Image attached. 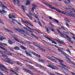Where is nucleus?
I'll list each match as a JSON object with an SVG mask.
<instances>
[{"instance_id":"f257e3e1","label":"nucleus","mask_w":75,"mask_h":75,"mask_svg":"<svg viewBox=\"0 0 75 75\" xmlns=\"http://www.w3.org/2000/svg\"><path fill=\"white\" fill-rule=\"evenodd\" d=\"M0 69L1 71L4 72H6V73H8V72L7 71L8 69L6 68L5 66H4L2 64H0Z\"/></svg>"},{"instance_id":"f03ea898","label":"nucleus","mask_w":75,"mask_h":75,"mask_svg":"<svg viewBox=\"0 0 75 75\" xmlns=\"http://www.w3.org/2000/svg\"><path fill=\"white\" fill-rule=\"evenodd\" d=\"M0 48L4 50V51H6L5 52V54H7L8 55H12L13 54L10 53V52H9L8 51H7V50L5 49V48H4L3 47L0 46Z\"/></svg>"},{"instance_id":"7ed1b4c3","label":"nucleus","mask_w":75,"mask_h":75,"mask_svg":"<svg viewBox=\"0 0 75 75\" xmlns=\"http://www.w3.org/2000/svg\"><path fill=\"white\" fill-rule=\"evenodd\" d=\"M44 4H45V5H46L47 6H49L50 8H52V9H54V10H57V9L55 8V7H52V6L51 5H50V4L47 3L43 2Z\"/></svg>"},{"instance_id":"20e7f679","label":"nucleus","mask_w":75,"mask_h":75,"mask_svg":"<svg viewBox=\"0 0 75 75\" xmlns=\"http://www.w3.org/2000/svg\"><path fill=\"white\" fill-rule=\"evenodd\" d=\"M6 62H7L9 64H13V60H11L8 58H6V61H5Z\"/></svg>"},{"instance_id":"39448f33","label":"nucleus","mask_w":75,"mask_h":75,"mask_svg":"<svg viewBox=\"0 0 75 75\" xmlns=\"http://www.w3.org/2000/svg\"><path fill=\"white\" fill-rule=\"evenodd\" d=\"M57 32L58 33H59L60 34H61V36L62 37H63V38H66V37H67V35L66 34H64V33H65V32H63V33H62L61 32V31H60L59 30H57Z\"/></svg>"},{"instance_id":"423d86ee","label":"nucleus","mask_w":75,"mask_h":75,"mask_svg":"<svg viewBox=\"0 0 75 75\" xmlns=\"http://www.w3.org/2000/svg\"><path fill=\"white\" fill-rule=\"evenodd\" d=\"M43 36L44 37H45V38H47V40H49V41H52V43H54V44H57V43L55 42L54 41H52V40H51V38H48V37H47V36H46L45 35H43Z\"/></svg>"},{"instance_id":"0eeeda50","label":"nucleus","mask_w":75,"mask_h":75,"mask_svg":"<svg viewBox=\"0 0 75 75\" xmlns=\"http://www.w3.org/2000/svg\"><path fill=\"white\" fill-rule=\"evenodd\" d=\"M66 38H67V40H68L69 41V42H70L72 43V44H73V43H74L73 41H72V40H72L71 38V37H70L69 36H68V35H66Z\"/></svg>"},{"instance_id":"6e6552de","label":"nucleus","mask_w":75,"mask_h":75,"mask_svg":"<svg viewBox=\"0 0 75 75\" xmlns=\"http://www.w3.org/2000/svg\"><path fill=\"white\" fill-rule=\"evenodd\" d=\"M0 53L3 57H6V55L4 54V53L6 54V51L0 50Z\"/></svg>"},{"instance_id":"1a4fd4ad","label":"nucleus","mask_w":75,"mask_h":75,"mask_svg":"<svg viewBox=\"0 0 75 75\" xmlns=\"http://www.w3.org/2000/svg\"><path fill=\"white\" fill-rule=\"evenodd\" d=\"M27 67H28V68H30V69H34V70H35L36 69H35L34 68V67H33L32 66H31L30 65H28V64H26Z\"/></svg>"},{"instance_id":"9d476101","label":"nucleus","mask_w":75,"mask_h":75,"mask_svg":"<svg viewBox=\"0 0 75 75\" xmlns=\"http://www.w3.org/2000/svg\"><path fill=\"white\" fill-rule=\"evenodd\" d=\"M1 5L2 6V10H5V8H7V6L6 5L3 4H1Z\"/></svg>"},{"instance_id":"9b49d317","label":"nucleus","mask_w":75,"mask_h":75,"mask_svg":"<svg viewBox=\"0 0 75 75\" xmlns=\"http://www.w3.org/2000/svg\"><path fill=\"white\" fill-rule=\"evenodd\" d=\"M47 67H50L52 69H56V67L55 66H54L53 65H52L51 66L50 65H47Z\"/></svg>"},{"instance_id":"f8f14e48","label":"nucleus","mask_w":75,"mask_h":75,"mask_svg":"<svg viewBox=\"0 0 75 75\" xmlns=\"http://www.w3.org/2000/svg\"><path fill=\"white\" fill-rule=\"evenodd\" d=\"M3 28H4V29L5 30H6V31L7 32H10V33H13V31L6 28H5V27H3Z\"/></svg>"},{"instance_id":"ddd939ff","label":"nucleus","mask_w":75,"mask_h":75,"mask_svg":"<svg viewBox=\"0 0 75 75\" xmlns=\"http://www.w3.org/2000/svg\"><path fill=\"white\" fill-rule=\"evenodd\" d=\"M47 58H48V59H50L51 61H54V62H57V60L54 59H52L50 57H46Z\"/></svg>"},{"instance_id":"4468645a","label":"nucleus","mask_w":75,"mask_h":75,"mask_svg":"<svg viewBox=\"0 0 75 75\" xmlns=\"http://www.w3.org/2000/svg\"><path fill=\"white\" fill-rule=\"evenodd\" d=\"M33 42V45H34L35 46H36V47H38V48H41V47H40L39 45H38L37 43L34 42Z\"/></svg>"},{"instance_id":"2eb2a0df","label":"nucleus","mask_w":75,"mask_h":75,"mask_svg":"<svg viewBox=\"0 0 75 75\" xmlns=\"http://www.w3.org/2000/svg\"><path fill=\"white\" fill-rule=\"evenodd\" d=\"M69 15L72 17L75 18V13H69Z\"/></svg>"},{"instance_id":"dca6fc26","label":"nucleus","mask_w":75,"mask_h":75,"mask_svg":"<svg viewBox=\"0 0 75 75\" xmlns=\"http://www.w3.org/2000/svg\"><path fill=\"white\" fill-rule=\"evenodd\" d=\"M37 7V6L35 5L32 8L31 11L32 12H34V9L36 8Z\"/></svg>"},{"instance_id":"f3484780","label":"nucleus","mask_w":75,"mask_h":75,"mask_svg":"<svg viewBox=\"0 0 75 75\" xmlns=\"http://www.w3.org/2000/svg\"><path fill=\"white\" fill-rule=\"evenodd\" d=\"M6 38L3 36H0V41H3V40H6Z\"/></svg>"},{"instance_id":"a211bd4d","label":"nucleus","mask_w":75,"mask_h":75,"mask_svg":"<svg viewBox=\"0 0 75 75\" xmlns=\"http://www.w3.org/2000/svg\"><path fill=\"white\" fill-rule=\"evenodd\" d=\"M24 31V30L20 29H19L18 31V32H19V33H21V34H23V32Z\"/></svg>"},{"instance_id":"6ab92c4d","label":"nucleus","mask_w":75,"mask_h":75,"mask_svg":"<svg viewBox=\"0 0 75 75\" xmlns=\"http://www.w3.org/2000/svg\"><path fill=\"white\" fill-rule=\"evenodd\" d=\"M20 48H22V49H23L24 50H27V48H26V47L22 45H21L20 46Z\"/></svg>"},{"instance_id":"aec40b11","label":"nucleus","mask_w":75,"mask_h":75,"mask_svg":"<svg viewBox=\"0 0 75 75\" xmlns=\"http://www.w3.org/2000/svg\"><path fill=\"white\" fill-rule=\"evenodd\" d=\"M30 34L32 35V36H33V37H34L36 39H37V40H38V37L34 35L33 34L31 33Z\"/></svg>"},{"instance_id":"412c9836","label":"nucleus","mask_w":75,"mask_h":75,"mask_svg":"<svg viewBox=\"0 0 75 75\" xmlns=\"http://www.w3.org/2000/svg\"><path fill=\"white\" fill-rule=\"evenodd\" d=\"M57 42H59V43H62V44H64L63 42L60 41V40L59 39L57 38Z\"/></svg>"},{"instance_id":"4be33fe9","label":"nucleus","mask_w":75,"mask_h":75,"mask_svg":"<svg viewBox=\"0 0 75 75\" xmlns=\"http://www.w3.org/2000/svg\"><path fill=\"white\" fill-rule=\"evenodd\" d=\"M45 28L46 29V31L47 33H50V30H49V29L48 28V27L46 26Z\"/></svg>"},{"instance_id":"5701e85b","label":"nucleus","mask_w":75,"mask_h":75,"mask_svg":"<svg viewBox=\"0 0 75 75\" xmlns=\"http://www.w3.org/2000/svg\"><path fill=\"white\" fill-rule=\"evenodd\" d=\"M37 66H38V67H40V68H42V69H44V67H43V66H41V65H40L38 64H37Z\"/></svg>"},{"instance_id":"b1692460","label":"nucleus","mask_w":75,"mask_h":75,"mask_svg":"<svg viewBox=\"0 0 75 75\" xmlns=\"http://www.w3.org/2000/svg\"><path fill=\"white\" fill-rule=\"evenodd\" d=\"M14 69L16 70V71H20V69L18 68V67H14Z\"/></svg>"},{"instance_id":"393cba45","label":"nucleus","mask_w":75,"mask_h":75,"mask_svg":"<svg viewBox=\"0 0 75 75\" xmlns=\"http://www.w3.org/2000/svg\"><path fill=\"white\" fill-rule=\"evenodd\" d=\"M14 49L16 50H20V47L18 46H16L14 48Z\"/></svg>"},{"instance_id":"a878e982","label":"nucleus","mask_w":75,"mask_h":75,"mask_svg":"<svg viewBox=\"0 0 75 75\" xmlns=\"http://www.w3.org/2000/svg\"><path fill=\"white\" fill-rule=\"evenodd\" d=\"M60 64L61 65H62V66H63V67H64L67 68H68V66H65V65H64V64L62 63H60Z\"/></svg>"},{"instance_id":"bb28decb","label":"nucleus","mask_w":75,"mask_h":75,"mask_svg":"<svg viewBox=\"0 0 75 75\" xmlns=\"http://www.w3.org/2000/svg\"><path fill=\"white\" fill-rule=\"evenodd\" d=\"M29 4H30V1H27V2L25 3L26 6H28L29 5Z\"/></svg>"},{"instance_id":"cd10ccee","label":"nucleus","mask_w":75,"mask_h":75,"mask_svg":"<svg viewBox=\"0 0 75 75\" xmlns=\"http://www.w3.org/2000/svg\"><path fill=\"white\" fill-rule=\"evenodd\" d=\"M23 70H24L25 71V72H28L29 70H28L27 69H25V68H23Z\"/></svg>"},{"instance_id":"c85d7f7f","label":"nucleus","mask_w":75,"mask_h":75,"mask_svg":"<svg viewBox=\"0 0 75 75\" xmlns=\"http://www.w3.org/2000/svg\"><path fill=\"white\" fill-rule=\"evenodd\" d=\"M48 28H50V30H51L52 31H55V30H54V29L52 28L51 27L49 26Z\"/></svg>"},{"instance_id":"c756f323","label":"nucleus","mask_w":75,"mask_h":75,"mask_svg":"<svg viewBox=\"0 0 75 75\" xmlns=\"http://www.w3.org/2000/svg\"><path fill=\"white\" fill-rule=\"evenodd\" d=\"M8 42L9 44H11V45H12V44H13V42H11V41L10 40H8Z\"/></svg>"},{"instance_id":"7c9ffc66","label":"nucleus","mask_w":75,"mask_h":75,"mask_svg":"<svg viewBox=\"0 0 75 75\" xmlns=\"http://www.w3.org/2000/svg\"><path fill=\"white\" fill-rule=\"evenodd\" d=\"M57 60H58L60 62H64L62 60H61V59H59L58 58H57Z\"/></svg>"},{"instance_id":"2f4dec72","label":"nucleus","mask_w":75,"mask_h":75,"mask_svg":"<svg viewBox=\"0 0 75 75\" xmlns=\"http://www.w3.org/2000/svg\"><path fill=\"white\" fill-rule=\"evenodd\" d=\"M12 16L13 17V18H16L15 17H16V15L14 13H13L12 14Z\"/></svg>"},{"instance_id":"473e14b6","label":"nucleus","mask_w":75,"mask_h":75,"mask_svg":"<svg viewBox=\"0 0 75 75\" xmlns=\"http://www.w3.org/2000/svg\"><path fill=\"white\" fill-rule=\"evenodd\" d=\"M15 40L16 41L18 42H20V43H21V42H22L21 41V40H20L17 39H16Z\"/></svg>"},{"instance_id":"72a5a7b5","label":"nucleus","mask_w":75,"mask_h":75,"mask_svg":"<svg viewBox=\"0 0 75 75\" xmlns=\"http://www.w3.org/2000/svg\"><path fill=\"white\" fill-rule=\"evenodd\" d=\"M22 8L23 10V11L24 12H25V6H23L22 7Z\"/></svg>"},{"instance_id":"f704fd0d","label":"nucleus","mask_w":75,"mask_h":75,"mask_svg":"<svg viewBox=\"0 0 75 75\" xmlns=\"http://www.w3.org/2000/svg\"><path fill=\"white\" fill-rule=\"evenodd\" d=\"M27 23H28V24H29V25H31V26H32L33 27H34V25H33V24H32L31 23H29V22H28V21H27Z\"/></svg>"},{"instance_id":"c9c22d12","label":"nucleus","mask_w":75,"mask_h":75,"mask_svg":"<svg viewBox=\"0 0 75 75\" xmlns=\"http://www.w3.org/2000/svg\"><path fill=\"white\" fill-rule=\"evenodd\" d=\"M23 34H28V31H24L23 32Z\"/></svg>"},{"instance_id":"e433bc0d","label":"nucleus","mask_w":75,"mask_h":75,"mask_svg":"<svg viewBox=\"0 0 75 75\" xmlns=\"http://www.w3.org/2000/svg\"><path fill=\"white\" fill-rule=\"evenodd\" d=\"M4 9H2L1 10L2 13H7V12L4 10H3Z\"/></svg>"},{"instance_id":"4c0bfd02","label":"nucleus","mask_w":75,"mask_h":75,"mask_svg":"<svg viewBox=\"0 0 75 75\" xmlns=\"http://www.w3.org/2000/svg\"><path fill=\"white\" fill-rule=\"evenodd\" d=\"M57 24H58L59 25H61V24L59 23V21L58 20H57Z\"/></svg>"},{"instance_id":"58836bf2","label":"nucleus","mask_w":75,"mask_h":75,"mask_svg":"<svg viewBox=\"0 0 75 75\" xmlns=\"http://www.w3.org/2000/svg\"><path fill=\"white\" fill-rule=\"evenodd\" d=\"M40 49H41V51H42L43 52H45V50H44V49H42L41 47H40V48H39Z\"/></svg>"},{"instance_id":"ea45409f","label":"nucleus","mask_w":75,"mask_h":75,"mask_svg":"<svg viewBox=\"0 0 75 75\" xmlns=\"http://www.w3.org/2000/svg\"><path fill=\"white\" fill-rule=\"evenodd\" d=\"M8 17L9 18L11 19V18L12 17V16L11 14H9L8 15Z\"/></svg>"},{"instance_id":"a19ab883","label":"nucleus","mask_w":75,"mask_h":75,"mask_svg":"<svg viewBox=\"0 0 75 75\" xmlns=\"http://www.w3.org/2000/svg\"><path fill=\"white\" fill-rule=\"evenodd\" d=\"M11 36L13 38H14V39H15V40H16V38H15L14 35H11Z\"/></svg>"},{"instance_id":"79ce46f5","label":"nucleus","mask_w":75,"mask_h":75,"mask_svg":"<svg viewBox=\"0 0 75 75\" xmlns=\"http://www.w3.org/2000/svg\"><path fill=\"white\" fill-rule=\"evenodd\" d=\"M23 37H24V38H28V37L27 36H26V35H25V34L23 35Z\"/></svg>"},{"instance_id":"37998d69","label":"nucleus","mask_w":75,"mask_h":75,"mask_svg":"<svg viewBox=\"0 0 75 75\" xmlns=\"http://www.w3.org/2000/svg\"><path fill=\"white\" fill-rule=\"evenodd\" d=\"M17 64H18V65H20V66H22V64H21V63H20L19 62H17Z\"/></svg>"},{"instance_id":"c03bdc74","label":"nucleus","mask_w":75,"mask_h":75,"mask_svg":"<svg viewBox=\"0 0 75 75\" xmlns=\"http://www.w3.org/2000/svg\"><path fill=\"white\" fill-rule=\"evenodd\" d=\"M5 45H6V46H7V45L5 43H3L2 44V46H3V47H4Z\"/></svg>"},{"instance_id":"a18cd8bd","label":"nucleus","mask_w":75,"mask_h":75,"mask_svg":"<svg viewBox=\"0 0 75 75\" xmlns=\"http://www.w3.org/2000/svg\"><path fill=\"white\" fill-rule=\"evenodd\" d=\"M60 13H62V14H65V12H64V11H61V12Z\"/></svg>"},{"instance_id":"49530a36","label":"nucleus","mask_w":75,"mask_h":75,"mask_svg":"<svg viewBox=\"0 0 75 75\" xmlns=\"http://www.w3.org/2000/svg\"><path fill=\"white\" fill-rule=\"evenodd\" d=\"M26 43H27V44H31V42L28 41H27L26 42Z\"/></svg>"},{"instance_id":"de8ad7c7","label":"nucleus","mask_w":75,"mask_h":75,"mask_svg":"<svg viewBox=\"0 0 75 75\" xmlns=\"http://www.w3.org/2000/svg\"><path fill=\"white\" fill-rule=\"evenodd\" d=\"M67 51V52H69V53L70 54H71V52H70V50L68 49H67L66 50Z\"/></svg>"},{"instance_id":"09e8293b","label":"nucleus","mask_w":75,"mask_h":75,"mask_svg":"<svg viewBox=\"0 0 75 75\" xmlns=\"http://www.w3.org/2000/svg\"><path fill=\"white\" fill-rule=\"evenodd\" d=\"M66 25L69 28V24L67 23H66Z\"/></svg>"},{"instance_id":"8fccbe9b","label":"nucleus","mask_w":75,"mask_h":75,"mask_svg":"<svg viewBox=\"0 0 75 75\" xmlns=\"http://www.w3.org/2000/svg\"><path fill=\"white\" fill-rule=\"evenodd\" d=\"M47 17H48V18H50V19L51 20H52V17H51L49 16H48Z\"/></svg>"},{"instance_id":"3c124183","label":"nucleus","mask_w":75,"mask_h":75,"mask_svg":"<svg viewBox=\"0 0 75 75\" xmlns=\"http://www.w3.org/2000/svg\"><path fill=\"white\" fill-rule=\"evenodd\" d=\"M69 63L70 64H73V65H75V64L74 63V62H69Z\"/></svg>"},{"instance_id":"603ef678","label":"nucleus","mask_w":75,"mask_h":75,"mask_svg":"<svg viewBox=\"0 0 75 75\" xmlns=\"http://www.w3.org/2000/svg\"><path fill=\"white\" fill-rule=\"evenodd\" d=\"M1 59L2 61H4V62H6V61H7V60H6L7 59V58H6V59H4L3 58H1Z\"/></svg>"},{"instance_id":"864d4df0","label":"nucleus","mask_w":75,"mask_h":75,"mask_svg":"<svg viewBox=\"0 0 75 75\" xmlns=\"http://www.w3.org/2000/svg\"><path fill=\"white\" fill-rule=\"evenodd\" d=\"M25 53L26 54V55H27L29 53L28 52H27L26 50L25 51Z\"/></svg>"},{"instance_id":"5fc2aeb1","label":"nucleus","mask_w":75,"mask_h":75,"mask_svg":"<svg viewBox=\"0 0 75 75\" xmlns=\"http://www.w3.org/2000/svg\"><path fill=\"white\" fill-rule=\"evenodd\" d=\"M27 55L29 56V57H33V56L31 55V54H30V53H29Z\"/></svg>"},{"instance_id":"6e6d98bb","label":"nucleus","mask_w":75,"mask_h":75,"mask_svg":"<svg viewBox=\"0 0 75 75\" xmlns=\"http://www.w3.org/2000/svg\"><path fill=\"white\" fill-rule=\"evenodd\" d=\"M21 21H22L23 22V23H27V21H24V20H23V19H21Z\"/></svg>"},{"instance_id":"4d7b16f0","label":"nucleus","mask_w":75,"mask_h":75,"mask_svg":"<svg viewBox=\"0 0 75 75\" xmlns=\"http://www.w3.org/2000/svg\"><path fill=\"white\" fill-rule=\"evenodd\" d=\"M57 12H58L59 13H61V11L60 10L57 9Z\"/></svg>"},{"instance_id":"13d9d810","label":"nucleus","mask_w":75,"mask_h":75,"mask_svg":"<svg viewBox=\"0 0 75 75\" xmlns=\"http://www.w3.org/2000/svg\"><path fill=\"white\" fill-rule=\"evenodd\" d=\"M28 73H29V74H33V72H32L31 71H30V70H29V71L28 72Z\"/></svg>"},{"instance_id":"bf43d9fd","label":"nucleus","mask_w":75,"mask_h":75,"mask_svg":"<svg viewBox=\"0 0 75 75\" xmlns=\"http://www.w3.org/2000/svg\"><path fill=\"white\" fill-rule=\"evenodd\" d=\"M13 28H14V29H15V30H16V31H18V29H17V28H15L13 27Z\"/></svg>"},{"instance_id":"052dcab7","label":"nucleus","mask_w":75,"mask_h":75,"mask_svg":"<svg viewBox=\"0 0 75 75\" xmlns=\"http://www.w3.org/2000/svg\"><path fill=\"white\" fill-rule=\"evenodd\" d=\"M38 24H39V25H40V26H41V27H42V25H41V22H38Z\"/></svg>"},{"instance_id":"680f3d73","label":"nucleus","mask_w":75,"mask_h":75,"mask_svg":"<svg viewBox=\"0 0 75 75\" xmlns=\"http://www.w3.org/2000/svg\"><path fill=\"white\" fill-rule=\"evenodd\" d=\"M38 61L39 62H42V59H38Z\"/></svg>"},{"instance_id":"e2e57ef3","label":"nucleus","mask_w":75,"mask_h":75,"mask_svg":"<svg viewBox=\"0 0 75 75\" xmlns=\"http://www.w3.org/2000/svg\"><path fill=\"white\" fill-rule=\"evenodd\" d=\"M68 7H69V9H71V8H72L71 7V6H68Z\"/></svg>"},{"instance_id":"0e129e2a","label":"nucleus","mask_w":75,"mask_h":75,"mask_svg":"<svg viewBox=\"0 0 75 75\" xmlns=\"http://www.w3.org/2000/svg\"><path fill=\"white\" fill-rule=\"evenodd\" d=\"M13 0V3L14 4L16 5V0Z\"/></svg>"},{"instance_id":"69168bd1","label":"nucleus","mask_w":75,"mask_h":75,"mask_svg":"<svg viewBox=\"0 0 75 75\" xmlns=\"http://www.w3.org/2000/svg\"><path fill=\"white\" fill-rule=\"evenodd\" d=\"M61 52L63 54V55H65V54H65V53L63 51H62Z\"/></svg>"},{"instance_id":"338daca9","label":"nucleus","mask_w":75,"mask_h":75,"mask_svg":"<svg viewBox=\"0 0 75 75\" xmlns=\"http://www.w3.org/2000/svg\"><path fill=\"white\" fill-rule=\"evenodd\" d=\"M61 52L63 54V55H65V54H65V53L63 51H62Z\"/></svg>"},{"instance_id":"774afa93","label":"nucleus","mask_w":75,"mask_h":75,"mask_svg":"<svg viewBox=\"0 0 75 75\" xmlns=\"http://www.w3.org/2000/svg\"><path fill=\"white\" fill-rule=\"evenodd\" d=\"M71 74H72V75H75V73L73 72H71Z\"/></svg>"}]
</instances>
